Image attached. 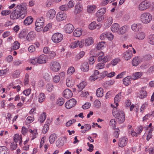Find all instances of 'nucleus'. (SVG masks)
Returning <instances> with one entry per match:
<instances>
[{"label": "nucleus", "mask_w": 154, "mask_h": 154, "mask_svg": "<svg viewBox=\"0 0 154 154\" xmlns=\"http://www.w3.org/2000/svg\"><path fill=\"white\" fill-rule=\"evenodd\" d=\"M27 6L26 3H22L17 5L12 11H2L1 14L3 16H7L10 14V18L12 20L22 19L27 15Z\"/></svg>", "instance_id": "f257e3e1"}, {"label": "nucleus", "mask_w": 154, "mask_h": 154, "mask_svg": "<svg viewBox=\"0 0 154 154\" xmlns=\"http://www.w3.org/2000/svg\"><path fill=\"white\" fill-rule=\"evenodd\" d=\"M112 114L113 116L118 120L119 123H123L125 119V116L124 112L119 110L116 107H114L112 110Z\"/></svg>", "instance_id": "f03ea898"}, {"label": "nucleus", "mask_w": 154, "mask_h": 154, "mask_svg": "<svg viewBox=\"0 0 154 154\" xmlns=\"http://www.w3.org/2000/svg\"><path fill=\"white\" fill-rule=\"evenodd\" d=\"M44 20L43 17L37 19L36 20L35 29L37 32L41 31L44 26Z\"/></svg>", "instance_id": "7ed1b4c3"}, {"label": "nucleus", "mask_w": 154, "mask_h": 154, "mask_svg": "<svg viewBox=\"0 0 154 154\" xmlns=\"http://www.w3.org/2000/svg\"><path fill=\"white\" fill-rule=\"evenodd\" d=\"M152 19L151 15L149 13H144L140 16V20L144 23H149Z\"/></svg>", "instance_id": "20e7f679"}, {"label": "nucleus", "mask_w": 154, "mask_h": 154, "mask_svg": "<svg viewBox=\"0 0 154 154\" xmlns=\"http://www.w3.org/2000/svg\"><path fill=\"white\" fill-rule=\"evenodd\" d=\"M63 38V35L60 33H56L54 34L51 38L52 41L56 43L60 42L62 40Z\"/></svg>", "instance_id": "39448f33"}, {"label": "nucleus", "mask_w": 154, "mask_h": 154, "mask_svg": "<svg viewBox=\"0 0 154 154\" xmlns=\"http://www.w3.org/2000/svg\"><path fill=\"white\" fill-rule=\"evenodd\" d=\"M50 67L51 69L55 72L58 71L61 68L59 63L56 61H52L50 63Z\"/></svg>", "instance_id": "423d86ee"}, {"label": "nucleus", "mask_w": 154, "mask_h": 154, "mask_svg": "<svg viewBox=\"0 0 154 154\" xmlns=\"http://www.w3.org/2000/svg\"><path fill=\"white\" fill-rule=\"evenodd\" d=\"M84 44V40H82L81 41H76L72 42L69 45V47L71 48H74L78 47V46L80 48H82Z\"/></svg>", "instance_id": "0eeeda50"}, {"label": "nucleus", "mask_w": 154, "mask_h": 154, "mask_svg": "<svg viewBox=\"0 0 154 154\" xmlns=\"http://www.w3.org/2000/svg\"><path fill=\"white\" fill-rule=\"evenodd\" d=\"M76 101L74 98H72L68 101L65 104V106L67 109H69L75 106Z\"/></svg>", "instance_id": "6e6552de"}, {"label": "nucleus", "mask_w": 154, "mask_h": 154, "mask_svg": "<svg viewBox=\"0 0 154 154\" xmlns=\"http://www.w3.org/2000/svg\"><path fill=\"white\" fill-rule=\"evenodd\" d=\"M150 6L149 3L146 1L142 2L139 5V8L140 10L143 11L148 8Z\"/></svg>", "instance_id": "1a4fd4ad"}, {"label": "nucleus", "mask_w": 154, "mask_h": 154, "mask_svg": "<svg viewBox=\"0 0 154 154\" xmlns=\"http://www.w3.org/2000/svg\"><path fill=\"white\" fill-rule=\"evenodd\" d=\"M132 57V53L131 50H128L123 54V58L127 60L131 59Z\"/></svg>", "instance_id": "9d476101"}, {"label": "nucleus", "mask_w": 154, "mask_h": 154, "mask_svg": "<svg viewBox=\"0 0 154 154\" xmlns=\"http://www.w3.org/2000/svg\"><path fill=\"white\" fill-rule=\"evenodd\" d=\"M66 17V14L65 13L59 12L57 15L56 18L58 21H61L65 19Z\"/></svg>", "instance_id": "9b49d317"}, {"label": "nucleus", "mask_w": 154, "mask_h": 154, "mask_svg": "<svg viewBox=\"0 0 154 154\" xmlns=\"http://www.w3.org/2000/svg\"><path fill=\"white\" fill-rule=\"evenodd\" d=\"M38 63H45L48 60L47 56L44 54H42L38 57Z\"/></svg>", "instance_id": "f8f14e48"}, {"label": "nucleus", "mask_w": 154, "mask_h": 154, "mask_svg": "<svg viewBox=\"0 0 154 154\" xmlns=\"http://www.w3.org/2000/svg\"><path fill=\"white\" fill-rule=\"evenodd\" d=\"M63 96L66 98L69 99L72 96V91L69 89H66L63 92Z\"/></svg>", "instance_id": "ddd939ff"}, {"label": "nucleus", "mask_w": 154, "mask_h": 154, "mask_svg": "<svg viewBox=\"0 0 154 154\" xmlns=\"http://www.w3.org/2000/svg\"><path fill=\"white\" fill-rule=\"evenodd\" d=\"M74 29L73 26L71 24L69 23L66 24L64 27V30L67 33H71Z\"/></svg>", "instance_id": "4468645a"}, {"label": "nucleus", "mask_w": 154, "mask_h": 154, "mask_svg": "<svg viewBox=\"0 0 154 154\" xmlns=\"http://www.w3.org/2000/svg\"><path fill=\"white\" fill-rule=\"evenodd\" d=\"M56 12L55 10L50 9L48 12L47 14V16L50 19H53L55 17Z\"/></svg>", "instance_id": "2eb2a0df"}, {"label": "nucleus", "mask_w": 154, "mask_h": 154, "mask_svg": "<svg viewBox=\"0 0 154 154\" xmlns=\"http://www.w3.org/2000/svg\"><path fill=\"white\" fill-rule=\"evenodd\" d=\"M127 142V139L125 137L121 138L119 139V145L121 147H123L126 144Z\"/></svg>", "instance_id": "dca6fc26"}, {"label": "nucleus", "mask_w": 154, "mask_h": 154, "mask_svg": "<svg viewBox=\"0 0 154 154\" xmlns=\"http://www.w3.org/2000/svg\"><path fill=\"white\" fill-rule=\"evenodd\" d=\"M33 21V19L31 16L27 17L23 22L24 24L26 26L31 24Z\"/></svg>", "instance_id": "f3484780"}, {"label": "nucleus", "mask_w": 154, "mask_h": 154, "mask_svg": "<svg viewBox=\"0 0 154 154\" xmlns=\"http://www.w3.org/2000/svg\"><path fill=\"white\" fill-rule=\"evenodd\" d=\"M120 26L119 25L116 23L113 24L111 27L112 31L114 32H118Z\"/></svg>", "instance_id": "a211bd4d"}, {"label": "nucleus", "mask_w": 154, "mask_h": 154, "mask_svg": "<svg viewBox=\"0 0 154 154\" xmlns=\"http://www.w3.org/2000/svg\"><path fill=\"white\" fill-rule=\"evenodd\" d=\"M35 33L33 32H30L26 36L27 40L31 41L33 40L35 37Z\"/></svg>", "instance_id": "6ab92c4d"}, {"label": "nucleus", "mask_w": 154, "mask_h": 154, "mask_svg": "<svg viewBox=\"0 0 154 154\" xmlns=\"http://www.w3.org/2000/svg\"><path fill=\"white\" fill-rule=\"evenodd\" d=\"M74 83V80L72 78H68L66 80V84L67 86L69 87H72Z\"/></svg>", "instance_id": "aec40b11"}, {"label": "nucleus", "mask_w": 154, "mask_h": 154, "mask_svg": "<svg viewBox=\"0 0 154 154\" xmlns=\"http://www.w3.org/2000/svg\"><path fill=\"white\" fill-rule=\"evenodd\" d=\"M106 8H102L98 10L96 14V16H103L106 13Z\"/></svg>", "instance_id": "412c9836"}, {"label": "nucleus", "mask_w": 154, "mask_h": 154, "mask_svg": "<svg viewBox=\"0 0 154 154\" xmlns=\"http://www.w3.org/2000/svg\"><path fill=\"white\" fill-rule=\"evenodd\" d=\"M82 30L81 28L76 29L73 32V35L76 37H80L82 34Z\"/></svg>", "instance_id": "4be33fe9"}, {"label": "nucleus", "mask_w": 154, "mask_h": 154, "mask_svg": "<svg viewBox=\"0 0 154 154\" xmlns=\"http://www.w3.org/2000/svg\"><path fill=\"white\" fill-rule=\"evenodd\" d=\"M145 36V34L143 32H139L135 35V37L137 39L142 40L144 39Z\"/></svg>", "instance_id": "5701e85b"}, {"label": "nucleus", "mask_w": 154, "mask_h": 154, "mask_svg": "<svg viewBox=\"0 0 154 154\" xmlns=\"http://www.w3.org/2000/svg\"><path fill=\"white\" fill-rule=\"evenodd\" d=\"M81 70L84 72H87L89 69V66L87 62L83 63L81 66Z\"/></svg>", "instance_id": "b1692460"}, {"label": "nucleus", "mask_w": 154, "mask_h": 154, "mask_svg": "<svg viewBox=\"0 0 154 154\" xmlns=\"http://www.w3.org/2000/svg\"><path fill=\"white\" fill-rule=\"evenodd\" d=\"M147 95V93L144 89V88H143L141 91H140V95L139 97L143 99L146 97Z\"/></svg>", "instance_id": "393cba45"}, {"label": "nucleus", "mask_w": 154, "mask_h": 154, "mask_svg": "<svg viewBox=\"0 0 154 154\" xmlns=\"http://www.w3.org/2000/svg\"><path fill=\"white\" fill-rule=\"evenodd\" d=\"M9 151L5 146L0 147V154H9Z\"/></svg>", "instance_id": "a878e982"}, {"label": "nucleus", "mask_w": 154, "mask_h": 154, "mask_svg": "<svg viewBox=\"0 0 154 154\" xmlns=\"http://www.w3.org/2000/svg\"><path fill=\"white\" fill-rule=\"evenodd\" d=\"M57 137L56 135L55 134H51L49 137V140L51 144L54 143L55 141L57 139Z\"/></svg>", "instance_id": "bb28decb"}, {"label": "nucleus", "mask_w": 154, "mask_h": 154, "mask_svg": "<svg viewBox=\"0 0 154 154\" xmlns=\"http://www.w3.org/2000/svg\"><path fill=\"white\" fill-rule=\"evenodd\" d=\"M127 26H124L119 28L118 32V33L119 34H123L127 31Z\"/></svg>", "instance_id": "cd10ccee"}, {"label": "nucleus", "mask_w": 154, "mask_h": 154, "mask_svg": "<svg viewBox=\"0 0 154 154\" xmlns=\"http://www.w3.org/2000/svg\"><path fill=\"white\" fill-rule=\"evenodd\" d=\"M86 82L85 81L82 82L78 85H77V86L78 88V91H81L86 85Z\"/></svg>", "instance_id": "c85d7f7f"}, {"label": "nucleus", "mask_w": 154, "mask_h": 154, "mask_svg": "<svg viewBox=\"0 0 154 154\" xmlns=\"http://www.w3.org/2000/svg\"><path fill=\"white\" fill-rule=\"evenodd\" d=\"M93 43V39L91 37H89L86 38L85 40V45L88 46L92 44Z\"/></svg>", "instance_id": "c756f323"}, {"label": "nucleus", "mask_w": 154, "mask_h": 154, "mask_svg": "<svg viewBox=\"0 0 154 154\" xmlns=\"http://www.w3.org/2000/svg\"><path fill=\"white\" fill-rule=\"evenodd\" d=\"M131 77L130 76H128L125 78L123 80L124 84L125 86H128L131 83L130 79Z\"/></svg>", "instance_id": "7c9ffc66"}, {"label": "nucleus", "mask_w": 154, "mask_h": 154, "mask_svg": "<svg viewBox=\"0 0 154 154\" xmlns=\"http://www.w3.org/2000/svg\"><path fill=\"white\" fill-rule=\"evenodd\" d=\"M153 117L154 116V111H152L151 113H149L146 115L143 118V121H144L148 119L151 116Z\"/></svg>", "instance_id": "2f4dec72"}, {"label": "nucleus", "mask_w": 154, "mask_h": 154, "mask_svg": "<svg viewBox=\"0 0 154 154\" xmlns=\"http://www.w3.org/2000/svg\"><path fill=\"white\" fill-rule=\"evenodd\" d=\"M96 95L98 97H101L103 96V90L102 88H100L97 89Z\"/></svg>", "instance_id": "473e14b6"}, {"label": "nucleus", "mask_w": 154, "mask_h": 154, "mask_svg": "<svg viewBox=\"0 0 154 154\" xmlns=\"http://www.w3.org/2000/svg\"><path fill=\"white\" fill-rule=\"evenodd\" d=\"M46 118V115L45 112H43L39 116V120L40 121L41 123L44 122Z\"/></svg>", "instance_id": "72a5a7b5"}, {"label": "nucleus", "mask_w": 154, "mask_h": 154, "mask_svg": "<svg viewBox=\"0 0 154 154\" xmlns=\"http://www.w3.org/2000/svg\"><path fill=\"white\" fill-rule=\"evenodd\" d=\"M45 96L44 93H41L38 95V101L39 103H42L45 100Z\"/></svg>", "instance_id": "f704fd0d"}, {"label": "nucleus", "mask_w": 154, "mask_h": 154, "mask_svg": "<svg viewBox=\"0 0 154 154\" xmlns=\"http://www.w3.org/2000/svg\"><path fill=\"white\" fill-rule=\"evenodd\" d=\"M113 19L112 17H109L106 21L105 25L106 27H108L111 25L112 23Z\"/></svg>", "instance_id": "c9c22d12"}, {"label": "nucleus", "mask_w": 154, "mask_h": 154, "mask_svg": "<svg viewBox=\"0 0 154 154\" xmlns=\"http://www.w3.org/2000/svg\"><path fill=\"white\" fill-rule=\"evenodd\" d=\"M121 98L119 96V94L116 95L114 98V103L116 104V106L117 107L118 105V102L120 101Z\"/></svg>", "instance_id": "e433bc0d"}, {"label": "nucleus", "mask_w": 154, "mask_h": 154, "mask_svg": "<svg viewBox=\"0 0 154 154\" xmlns=\"http://www.w3.org/2000/svg\"><path fill=\"white\" fill-rule=\"evenodd\" d=\"M148 42L150 44L154 45V34H151L149 36Z\"/></svg>", "instance_id": "4c0bfd02"}, {"label": "nucleus", "mask_w": 154, "mask_h": 154, "mask_svg": "<svg viewBox=\"0 0 154 154\" xmlns=\"http://www.w3.org/2000/svg\"><path fill=\"white\" fill-rule=\"evenodd\" d=\"M82 6L80 4H77L75 6V12L77 13L80 12L82 10Z\"/></svg>", "instance_id": "58836bf2"}, {"label": "nucleus", "mask_w": 154, "mask_h": 154, "mask_svg": "<svg viewBox=\"0 0 154 154\" xmlns=\"http://www.w3.org/2000/svg\"><path fill=\"white\" fill-rule=\"evenodd\" d=\"M20 47V43L17 41L15 42L13 44L11 49L13 50L18 49Z\"/></svg>", "instance_id": "ea45409f"}, {"label": "nucleus", "mask_w": 154, "mask_h": 154, "mask_svg": "<svg viewBox=\"0 0 154 154\" xmlns=\"http://www.w3.org/2000/svg\"><path fill=\"white\" fill-rule=\"evenodd\" d=\"M140 26V24H137L134 23L132 25L131 28L133 31H137L139 30Z\"/></svg>", "instance_id": "a19ab883"}, {"label": "nucleus", "mask_w": 154, "mask_h": 154, "mask_svg": "<svg viewBox=\"0 0 154 154\" xmlns=\"http://www.w3.org/2000/svg\"><path fill=\"white\" fill-rule=\"evenodd\" d=\"M27 32L26 30H22L19 35V37L20 38H22L25 37L26 35Z\"/></svg>", "instance_id": "79ce46f5"}, {"label": "nucleus", "mask_w": 154, "mask_h": 154, "mask_svg": "<svg viewBox=\"0 0 154 154\" xmlns=\"http://www.w3.org/2000/svg\"><path fill=\"white\" fill-rule=\"evenodd\" d=\"M139 63V60L138 57H135L132 60V64L133 66H136Z\"/></svg>", "instance_id": "37998d69"}, {"label": "nucleus", "mask_w": 154, "mask_h": 154, "mask_svg": "<svg viewBox=\"0 0 154 154\" xmlns=\"http://www.w3.org/2000/svg\"><path fill=\"white\" fill-rule=\"evenodd\" d=\"M85 54V53L83 51L80 52L79 54H78L76 56L75 59L76 60H78L80 59L84 56Z\"/></svg>", "instance_id": "c03bdc74"}, {"label": "nucleus", "mask_w": 154, "mask_h": 154, "mask_svg": "<svg viewBox=\"0 0 154 154\" xmlns=\"http://www.w3.org/2000/svg\"><path fill=\"white\" fill-rule=\"evenodd\" d=\"M105 66V64L104 63H100L97 65L96 68L97 69H100L103 68Z\"/></svg>", "instance_id": "a18cd8bd"}, {"label": "nucleus", "mask_w": 154, "mask_h": 154, "mask_svg": "<svg viewBox=\"0 0 154 154\" xmlns=\"http://www.w3.org/2000/svg\"><path fill=\"white\" fill-rule=\"evenodd\" d=\"M29 131L32 134V138L31 140H33L36 137L35 135L37 134V131L36 130H34L32 131V130L30 129L29 130Z\"/></svg>", "instance_id": "49530a36"}, {"label": "nucleus", "mask_w": 154, "mask_h": 154, "mask_svg": "<svg viewBox=\"0 0 154 154\" xmlns=\"http://www.w3.org/2000/svg\"><path fill=\"white\" fill-rule=\"evenodd\" d=\"M60 9L62 11H66L69 10L67 5H61L59 7Z\"/></svg>", "instance_id": "de8ad7c7"}, {"label": "nucleus", "mask_w": 154, "mask_h": 154, "mask_svg": "<svg viewBox=\"0 0 154 154\" xmlns=\"http://www.w3.org/2000/svg\"><path fill=\"white\" fill-rule=\"evenodd\" d=\"M145 151L149 153V154H154V148L150 147L149 148H146Z\"/></svg>", "instance_id": "09e8293b"}, {"label": "nucleus", "mask_w": 154, "mask_h": 154, "mask_svg": "<svg viewBox=\"0 0 154 154\" xmlns=\"http://www.w3.org/2000/svg\"><path fill=\"white\" fill-rule=\"evenodd\" d=\"M105 44L104 42H99L97 45V48L99 50H101Z\"/></svg>", "instance_id": "8fccbe9b"}, {"label": "nucleus", "mask_w": 154, "mask_h": 154, "mask_svg": "<svg viewBox=\"0 0 154 154\" xmlns=\"http://www.w3.org/2000/svg\"><path fill=\"white\" fill-rule=\"evenodd\" d=\"M22 140V137L20 136L18 134H16L15 135L14 137V141L15 143L18 142L19 140Z\"/></svg>", "instance_id": "3c124183"}, {"label": "nucleus", "mask_w": 154, "mask_h": 154, "mask_svg": "<svg viewBox=\"0 0 154 154\" xmlns=\"http://www.w3.org/2000/svg\"><path fill=\"white\" fill-rule=\"evenodd\" d=\"M142 75V73L141 72H138L135 73L134 74L133 76H134L135 79H136L140 78Z\"/></svg>", "instance_id": "603ef678"}, {"label": "nucleus", "mask_w": 154, "mask_h": 154, "mask_svg": "<svg viewBox=\"0 0 154 154\" xmlns=\"http://www.w3.org/2000/svg\"><path fill=\"white\" fill-rule=\"evenodd\" d=\"M52 26V24L51 23H48L44 27L43 31L44 32H47L48 30L50 29L51 28Z\"/></svg>", "instance_id": "864d4df0"}, {"label": "nucleus", "mask_w": 154, "mask_h": 154, "mask_svg": "<svg viewBox=\"0 0 154 154\" xmlns=\"http://www.w3.org/2000/svg\"><path fill=\"white\" fill-rule=\"evenodd\" d=\"M46 88L48 91H51L54 88L53 85L51 83H48L46 85Z\"/></svg>", "instance_id": "5fc2aeb1"}, {"label": "nucleus", "mask_w": 154, "mask_h": 154, "mask_svg": "<svg viewBox=\"0 0 154 154\" xmlns=\"http://www.w3.org/2000/svg\"><path fill=\"white\" fill-rule=\"evenodd\" d=\"M30 62L32 64L35 65L38 63V57H35L34 58L31 59L30 60Z\"/></svg>", "instance_id": "6e6d98bb"}, {"label": "nucleus", "mask_w": 154, "mask_h": 154, "mask_svg": "<svg viewBox=\"0 0 154 154\" xmlns=\"http://www.w3.org/2000/svg\"><path fill=\"white\" fill-rule=\"evenodd\" d=\"M64 103V100L63 98H59L57 102V104L60 106L63 105Z\"/></svg>", "instance_id": "4d7b16f0"}, {"label": "nucleus", "mask_w": 154, "mask_h": 154, "mask_svg": "<svg viewBox=\"0 0 154 154\" xmlns=\"http://www.w3.org/2000/svg\"><path fill=\"white\" fill-rule=\"evenodd\" d=\"M96 7V6L94 5L91 6L88 8L87 11L89 13H91L95 10Z\"/></svg>", "instance_id": "13d9d810"}, {"label": "nucleus", "mask_w": 154, "mask_h": 154, "mask_svg": "<svg viewBox=\"0 0 154 154\" xmlns=\"http://www.w3.org/2000/svg\"><path fill=\"white\" fill-rule=\"evenodd\" d=\"M96 25V23L95 21H94L92 22L90 24L89 27V28L91 30H93L95 28Z\"/></svg>", "instance_id": "bf43d9fd"}, {"label": "nucleus", "mask_w": 154, "mask_h": 154, "mask_svg": "<svg viewBox=\"0 0 154 154\" xmlns=\"http://www.w3.org/2000/svg\"><path fill=\"white\" fill-rule=\"evenodd\" d=\"M115 129V130L114 133V136L116 138H118L120 130L118 128H117Z\"/></svg>", "instance_id": "052dcab7"}, {"label": "nucleus", "mask_w": 154, "mask_h": 154, "mask_svg": "<svg viewBox=\"0 0 154 154\" xmlns=\"http://www.w3.org/2000/svg\"><path fill=\"white\" fill-rule=\"evenodd\" d=\"M20 73V72L19 70H16L13 73V77L14 78H17L19 76Z\"/></svg>", "instance_id": "680f3d73"}, {"label": "nucleus", "mask_w": 154, "mask_h": 154, "mask_svg": "<svg viewBox=\"0 0 154 154\" xmlns=\"http://www.w3.org/2000/svg\"><path fill=\"white\" fill-rule=\"evenodd\" d=\"M17 144L14 142L12 143L10 146V148L11 150L16 149L17 148Z\"/></svg>", "instance_id": "e2e57ef3"}, {"label": "nucleus", "mask_w": 154, "mask_h": 154, "mask_svg": "<svg viewBox=\"0 0 154 154\" xmlns=\"http://www.w3.org/2000/svg\"><path fill=\"white\" fill-rule=\"evenodd\" d=\"M104 53L103 52L100 51L99 54L98 60L99 61H101L103 60V59L104 57Z\"/></svg>", "instance_id": "0e129e2a"}, {"label": "nucleus", "mask_w": 154, "mask_h": 154, "mask_svg": "<svg viewBox=\"0 0 154 154\" xmlns=\"http://www.w3.org/2000/svg\"><path fill=\"white\" fill-rule=\"evenodd\" d=\"M108 32H105L103 33L100 36V38L101 40H104L105 38H107V37Z\"/></svg>", "instance_id": "69168bd1"}, {"label": "nucleus", "mask_w": 154, "mask_h": 154, "mask_svg": "<svg viewBox=\"0 0 154 154\" xmlns=\"http://www.w3.org/2000/svg\"><path fill=\"white\" fill-rule=\"evenodd\" d=\"M49 129L48 125L47 124H45L43 128L42 132L43 133L45 134L48 131Z\"/></svg>", "instance_id": "338daca9"}, {"label": "nucleus", "mask_w": 154, "mask_h": 154, "mask_svg": "<svg viewBox=\"0 0 154 154\" xmlns=\"http://www.w3.org/2000/svg\"><path fill=\"white\" fill-rule=\"evenodd\" d=\"M60 77L59 75H56L54 77L53 82L55 83H57L60 81Z\"/></svg>", "instance_id": "774afa93"}]
</instances>
